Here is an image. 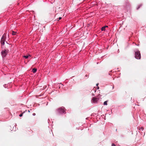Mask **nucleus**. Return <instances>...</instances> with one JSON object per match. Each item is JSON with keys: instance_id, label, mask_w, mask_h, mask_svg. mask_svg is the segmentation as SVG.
Here are the masks:
<instances>
[{"instance_id": "13", "label": "nucleus", "mask_w": 146, "mask_h": 146, "mask_svg": "<svg viewBox=\"0 0 146 146\" xmlns=\"http://www.w3.org/2000/svg\"><path fill=\"white\" fill-rule=\"evenodd\" d=\"M23 113L19 115V116H20V117H22V116H23Z\"/></svg>"}, {"instance_id": "11", "label": "nucleus", "mask_w": 146, "mask_h": 146, "mask_svg": "<svg viewBox=\"0 0 146 146\" xmlns=\"http://www.w3.org/2000/svg\"><path fill=\"white\" fill-rule=\"evenodd\" d=\"M139 129L140 130H141V131H143V130L144 129L143 128V127H139Z\"/></svg>"}, {"instance_id": "5", "label": "nucleus", "mask_w": 146, "mask_h": 146, "mask_svg": "<svg viewBox=\"0 0 146 146\" xmlns=\"http://www.w3.org/2000/svg\"><path fill=\"white\" fill-rule=\"evenodd\" d=\"M98 100V98L93 97L92 99V102L93 103H97Z\"/></svg>"}, {"instance_id": "15", "label": "nucleus", "mask_w": 146, "mask_h": 146, "mask_svg": "<svg viewBox=\"0 0 146 146\" xmlns=\"http://www.w3.org/2000/svg\"><path fill=\"white\" fill-rule=\"evenodd\" d=\"M61 19H62V18L61 17H59L58 18V19H59L58 20H60Z\"/></svg>"}, {"instance_id": "17", "label": "nucleus", "mask_w": 146, "mask_h": 146, "mask_svg": "<svg viewBox=\"0 0 146 146\" xmlns=\"http://www.w3.org/2000/svg\"><path fill=\"white\" fill-rule=\"evenodd\" d=\"M104 27H105V28H106V27H108V26H104Z\"/></svg>"}, {"instance_id": "2", "label": "nucleus", "mask_w": 146, "mask_h": 146, "mask_svg": "<svg viewBox=\"0 0 146 146\" xmlns=\"http://www.w3.org/2000/svg\"><path fill=\"white\" fill-rule=\"evenodd\" d=\"M135 57L136 58L139 59H140L141 58V54L140 52L139 51H137L135 52Z\"/></svg>"}, {"instance_id": "14", "label": "nucleus", "mask_w": 146, "mask_h": 146, "mask_svg": "<svg viewBox=\"0 0 146 146\" xmlns=\"http://www.w3.org/2000/svg\"><path fill=\"white\" fill-rule=\"evenodd\" d=\"M111 146H116L113 143L111 145Z\"/></svg>"}, {"instance_id": "8", "label": "nucleus", "mask_w": 146, "mask_h": 146, "mask_svg": "<svg viewBox=\"0 0 146 146\" xmlns=\"http://www.w3.org/2000/svg\"><path fill=\"white\" fill-rule=\"evenodd\" d=\"M105 29H106V28H105V27H102V28L101 30L102 31H105Z\"/></svg>"}, {"instance_id": "12", "label": "nucleus", "mask_w": 146, "mask_h": 146, "mask_svg": "<svg viewBox=\"0 0 146 146\" xmlns=\"http://www.w3.org/2000/svg\"><path fill=\"white\" fill-rule=\"evenodd\" d=\"M104 105H107V101H106L104 102Z\"/></svg>"}, {"instance_id": "1", "label": "nucleus", "mask_w": 146, "mask_h": 146, "mask_svg": "<svg viewBox=\"0 0 146 146\" xmlns=\"http://www.w3.org/2000/svg\"><path fill=\"white\" fill-rule=\"evenodd\" d=\"M7 48L5 47V49L3 50L2 51L1 54L2 56L3 57H5L6 56L7 54L9 52V50L8 49V48L9 47H10V44L7 43Z\"/></svg>"}, {"instance_id": "19", "label": "nucleus", "mask_w": 146, "mask_h": 146, "mask_svg": "<svg viewBox=\"0 0 146 146\" xmlns=\"http://www.w3.org/2000/svg\"><path fill=\"white\" fill-rule=\"evenodd\" d=\"M99 88V87H98V89Z\"/></svg>"}, {"instance_id": "7", "label": "nucleus", "mask_w": 146, "mask_h": 146, "mask_svg": "<svg viewBox=\"0 0 146 146\" xmlns=\"http://www.w3.org/2000/svg\"><path fill=\"white\" fill-rule=\"evenodd\" d=\"M17 34V33L16 32H14L13 31H12V34L13 35H16Z\"/></svg>"}, {"instance_id": "4", "label": "nucleus", "mask_w": 146, "mask_h": 146, "mask_svg": "<svg viewBox=\"0 0 146 146\" xmlns=\"http://www.w3.org/2000/svg\"><path fill=\"white\" fill-rule=\"evenodd\" d=\"M5 34H4L2 37L1 40V47L2 48H3V46L4 44L5 43V38L4 36H5Z\"/></svg>"}, {"instance_id": "16", "label": "nucleus", "mask_w": 146, "mask_h": 146, "mask_svg": "<svg viewBox=\"0 0 146 146\" xmlns=\"http://www.w3.org/2000/svg\"><path fill=\"white\" fill-rule=\"evenodd\" d=\"M33 115H35V113H33Z\"/></svg>"}, {"instance_id": "3", "label": "nucleus", "mask_w": 146, "mask_h": 146, "mask_svg": "<svg viewBox=\"0 0 146 146\" xmlns=\"http://www.w3.org/2000/svg\"><path fill=\"white\" fill-rule=\"evenodd\" d=\"M58 111L60 113H66V110L65 109V108L63 107H62L58 109Z\"/></svg>"}, {"instance_id": "10", "label": "nucleus", "mask_w": 146, "mask_h": 146, "mask_svg": "<svg viewBox=\"0 0 146 146\" xmlns=\"http://www.w3.org/2000/svg\"><path fill=\"white\" fill-rule=\"evenodd\" d=\"M101 95L100 94H99L96 97V98H98V100H99V98L100 97Z\"/></svg>"}, {"instance_id": "6", "label": "nucleus", "mask_w": 146, "mask_h": 146, "mask_svg": "<svg viewBox=\"0 0 146 146\" xmlns=\"http://www.w3.org/2000/svg\"><path fill=\"white\" fill-rule=\"evenodd\" d=\"M36 68H34L33 69L32 71L33 73H35L36 72Z\"/></svg>"}, {"instance_id": "20", "label": "nucleus", "mask_w": 146, "mask_h": 146, "mask_svg": "<svg viewBox=\"0 0 146 146\" xmlns=\"http://www.w3.org/2000/svg\"><path fill=\"white\" fill-rule=\"evenodd\" d=\"M46 86H45V88H46Z\"/></svg>"}, {"instance_id": "18", "label": "nucleus", "mask_w": 146, "mask_h": 146, "mask_svg": "<svg viewBox=\"0 0 146 146\" xmlns=\"http://www.w3.org/2000/svg\"><path fill=\"white\" fill-rule=\"evenodd\" d=\"M98 84H96V85H97V86H98Z\"/></svg>"}, {"instance_id": "9", "label": "nucleus", "mask_w": 146, "mask_h": 146, "mask_svg": "<svg viewBox=\"0 0 146 146\" xmlns=\"http://www.w3.org/2000/svg\"><path fill=\"white\" fill-rule=\"evenodd\" d=\"M29 56L30 57L31 56L30 55H29V56H23V57L24 58H26V59L29 58Z\"/></svg>"}]
</instances>
